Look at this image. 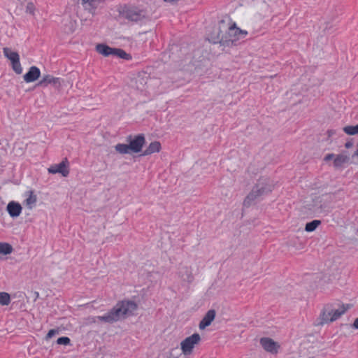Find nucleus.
<instances>
[{"mask_svg":"<svg viewBox=\"0 0 358 358\" xmlns=\"http://www.w3.org/2000/svg\"><path fill=\"white\" fill-rule=\"evenodd\" d=\"M353 306L351 303H343L336 301L324 305L319 317L315 323V326H323L330 324L339 319Z\"/></svg>","mask_w":358,"mask_h":358,"instance_id":"1","label":"nucleus"},{"mask_svg":"<svg viewBox=\"0 0 358 358\" xmlns=\"http://www.w3.org/2000/svg\"><path fill=\"white\" fill-rule=\"evenodd\" d=\"M137 308L138 306L134 301H121L104 315L94 317L93 322H95L97 319L98 320L105 323H113L122 318L124 319L133 315V312L135 311Z\"/></svg>","mask_w":358,"mask_h":358,"instance_id":"2","label":"nucleus"},{"mask_svg":"<svg viewBox=\"0 0 358 358\" xmlns=\"http://www.w3.org/2000/svg\"><path fill=\"white\" fill-rule=\"evenodd\" d=\"M274 187L275 184L270 178H260L245 198L243 203V206L250 207L259 198L271 193Z\"/></svg>","mask_w":358,"mask_h":358,"instance_id":"3","label":"nucleus"},{"mask_svg":"<svg viewBox=\"0 0 358 358\" xmlns=\"http://www.w3.org/2000/svg\"><path fill=\"white\" fill-rule=\"evenodd\" d=\"M120 16L132 22H144L150 19V14L145 9L136 6H124L119 10Z\"/></svg>","mask_w":358,"mask_h":358,"instance_id":"4","label":"nucleus"},{"mask_svg":"<svg viewBox=\"0 0 358 358\" xmlns=\"http://www.w3.org/2000/svg\"><path fill=\"white\" fill-rule=\"evenodd\" d=\"M101 2V0H78V6L80 8L78 15L82 20L91 19L95 14V10Z\"/></svg>","mask_w":358,"mask_h":358,"instance_id":"5","label":"nucleus"},{"mask_svg":"<svg viewBox=\"0 0 358 358\" xmlns=\"http://www.w3.org/2000/svg\"><path fill=\"white\" fill-rule=\"evenodd\" d=\"M248 34L247 31L242 30L236 27V23L228 22V29L226 34L227 43L225 47L236 45V42L245 37Z\"/></svg>","mask_w":358,"mask_h":358,"instance_id":"6","label":"nucleus"},{"mask_svg":"<svg viewBox=\"0 0 358 358\" xmlns=\"http://www.w3.org/2000/svg\"><path fill=\"white\" fill-rule=\"evenodd\" d=\"M228 29V22L222 20L219 22L218 25L215 27L210 35V41L213 43H220L221 45L225 46L227 41L226 34Z\"/></svg>","mask_w":358,"mask_h":358,"instance_id":"7","label":"nucleus"},{"mask_svg":"<svg viewBox=\"0 0 358 358\" xmlns=\"http://www.w3.org/2000/svg\"><path fill=\"white\" fill-rule=\"evenodd\" d=\"M3 52L4 56L10 61L12 69L17 74L22 73V67L20 62V56L17 52L13 51L9 48H3Z\"/></svg>","mask_w":358,"mask_h":358,"instance_id":"8","label":"nucleus"},{"mask_svg":"<svg viewBox=\"0 0 358 358\" xmlns=\"http://www.w3.org/2000/svg\"><path fill=\"white\" fill-rule=\"evenodd\" d=\"M201 341V336L198 333H194L192 336L187 337L181 343V350L184 355L192 354L194 345Z\"/></svg>","mask_w":358,"mask_h":358,"instance_id":"9","label":"nucleus"},{"mask_svg":"<svg viewBox=\"0 0 358 358\" xmlns=\"http://www.w3.org/2000/svg\"><path fill=\"white\" fill-rule=\"evenodd\" d=\"M340 190L334 193H327L322 195L319 199L320 205L318 206V208H320V213H328L330 210V203L334 202L337 200V194L340 193Z\"/></svg>","mask_w":358,"mask_h":358,"instance_id":"10","label":"nucleus"},{"mask_svg":"<svg viewBox=\"0 0 358 358\" xmlns=\"http://www.w3.org/2000/svg\"><path fill=\"white\" fill-rule=\"evenodd\" d=\"M62 80L60 78L54 77L52 75H44L41 80L38 83V86L47 87L49 84L55 88L59 90L62 87Z\"/></svg>","mask_w":358,"mask_h":358,"instance_id":"11","label":"nucleus"},{"mask_svg":"<svg viewBox=\"0 0 358 358\" xmlns=\"http://www.w3.org/2000/svg\"><path fill=\"white\" fill-rule=\"evenodd\" d=\"M178 276L182 281L187 282V283H192L194 280L192 268L187 265L180 264Z\"/></svg>","mask_w":358,"mask_h":358,"instance_id":"12","label":"nucleus"},{"mask_svg":"<svg viewBox=\"0 0 358 358\" xmlns=\"http://www.w3.org/2000/svg\"><path fill=\"white\" fill-rule=\"evenodd\" d=\"M259 343L264 350L271 354H276L280 348L277 342L268 337L261 338Z\"/></svg>","mask_w":358,"mask_h":358,"instance_id":"13","label":"nucleus"},{"mask_svg":"<svg viewBox=\"0 0 358 358\" xmlns=\"http://www.w3.org/2000/svg\"><path fill=\"white\" fill-rule=\"evenodd\" d=\"M68 164L67 159L65 158L60 163L51 166L48 169V172L52 174L61 173L62 176L66 177L69 174Z\"/></svg>","mask_w":358,"mask_h":358,"instance_id":"14","label":"nucleus"},{"mask_svg":"<svg viewBox=\"0 0 358 358\" xmlns=\"http://www.w3.org/2000/svg\"><path fill=\"white\" fill-rule=\"evenodd\" d=\"M145 143L144 136H136L134 139L129 141V145L131 152L138 153L141 151Z\"/></svg>","mask_w":358,"mask_h":358,"instance_id":"15","label":"nucleus"},{"mask_svg":"<svg viewBox=\"0 0 358 358\" xmlns=\"http://www.w3.org/2000/svg\"><path fill=\"white\" fill-rule=\"evenodd\" d=\"M40 76V69L37 66H32L29 69L28 72L23 76V79L26 83H33L37 80Z\"/></svg>","mask_w":358,"mask_h":358,"instance_id":"16","label":"nucleus"},{"mask_svg":"<svg viewBox=\"0 0 358 358\" xmlns=\"http://www.w3.org/2000/svg\"><path fill=\"white\" fill-rule=\"evenodd\" d=\"M216 315V312L214 309H210L207 311L202 320L200 321L199 327L200 329H204L210 326L214 320Z\"/></svg>","mask_w":358,"mask_h":358,"instance_id":"17","label":"nucleus"},{"mask_svg":"<svg viewBox=\"0 0 358 358\" xmlns=\"http://www.w3.org/2000/svg\"><path fill=\"white\" fill-rule=\"evenodd\" d=\"M6 210L10 217H17L21 214L22 208L20 203L12 201L8 203Z\"/></svg>","mask_w":358,"mask_h":358,"instance_id":"18","label":"nucleus"},{"mask_svg":"<svg viewBox=\"0 0 358 358\" xmlns=\"http://www.w3.org/2000/svg\"><path fill=\"white\" fill-rule=\"evenodd\" d=\"M161 150V144L159 141L152 142L149 146L141 155V156H146L155 152H159Z\"/></svg>","mask_w":358,"mask_h":358,"instance_id":"19","label":"nucleus"},{"mask_svg":"<svg viewBox=\"0 0 358 358\" xmlns=\"http://www.w3.org/2000/svg\"><path fill=\"white\" fill-rule=\"evenodd\" d=\"M350 160V158L347 155H336V157L334 160V166L336 169H341L343 166V165L348 163Z\"/></svg>","mask_w":358,"mask_h":358,"instance_id":"20","label":"nucleus"},{"mask_svg":"<svg viewBox=\"0 0 358 358\" xmlns=\"http://www.w3.org/2000/svg\"><path fill=\"white\" fill-rule=\"evenodd\" d=\"M96 50L99 54L102 55L104 57H108L112 55L113 48L109 47L108 45L99 43L96 45Z\"/></svg>","mask_w":358,"mask_h":358,"instance_id":"21","label":"nucleus"},{"mask_svg":"<svg viewBox=\"0 0 358 358\" xmlns=\"http://www.w3.org/2000/svg\"><path fill=\"white\" fill-rule=\"evenodd\" d=\"M112 55L126 60L131 59V55L127 53L124 50L120 48H113Z\"/></svg>","mask_w":358,"mask_h":358,"instance_id":"22","label":"nucleus"},{"mask_svg":"<svg viewBox=\"0 0 358 358\" xmlns=\"http://www.w3.org/2000/svg\"><path fill=\"white\" fill-rule=\"evenodd\" d=\"M148 80V76L145 73L138 76L136 78V87L141 90H143L145 85L147 84Z\"/></svg>","mask_w":358,"mask_h":358,"instance_id":"23","label":"nucleus"},{"mask_svg":"<svg viewBox=\"0 0 358 358\" xmlns=\"http://www.w3.org/2000/svg\"><path fill=\"white\" fill-rule=\"evenodd\" d=\"M27 193L29 194V196L26 199L25 203L31 209L33 205L36 203L37 197L36 195L34 194L33 191H29Z\"/></svg>","mask_w":358,"mask_h":358,"instance_id":"24","label":"nucleus"},{"mask_svg":"<svg viewBox=\"0 0 358 358\" xmlns=\"http://www.w3.org/2000/svg\"><path fill=\"white\" fill-rule=\"evenodd\" d=\"M115 148L120 154H129L131 152L129 144L118 143Z\"/></svg>","mask_w":358,"mask_h":358,"instance_id":"25","label":"nucleus"},{"mask_svg":"<svg viewBox=\"0 0 358 358\" xmlns=\"http://www.w3.org/2000/svg\"><path fill=\"white\" fill-rule=\"evenodd\" d=\"M13 250L12 245L8 243H0V254L9 255Z\"/></svg>","mask_w":358,"mask_h":358,"instance_id":"26","label":"nucleus"},{"mask_svg":"<svg viewBox=\"0 0 358 358\" xmlns=\"http://www.w3.org/2000/svg\"><path fill=\"white\" fill-rule=\"evenodd\" d=\"M321 224V221L318 220H314L310 222L306 223L305 230L308 232L313 231L316 228Z\"/></svg>","mask_w":358,"mask_h":358,"instance_id":"27","label":"nucleus"},{"mask_svg":"<svg viewBox=\"0 0 358 358\" xmlns=\"http://www.w3.org/2000/svg\"><path fill=\"white\" fill-rule=\"evenodd\" d=\"M10 302V294L7 292H0V305L8 306Z\"/></svg>","mask_w":358,"mask_h":358,"instance_id":"28","label":"nucleus"},{"mask_svg":"<svg viewBox=\"0 0 358 358\" xmlns=\"http://www.w3.org/2000/svg\"><path fill=\"white\" fill-rule=\"evenodd\" d=\"M346 134H358V124L357 125H348L343 128Z\"/></svg>","mask_w":358,"mask_h":358,"instance_id":"29","label":"nucleus"},{"mask_svg":"<svg viewBox=\"0 0 358 358\" xmlns=\"http://www.w3.org/2000/svg\"><path fill=\"white\" fill-rule=\"evenodd\" d=\"M182 353L181 348H179L178 347L172 348L170 351L169 358H180Z\"/></svg>","mask_w":358,"mask_h":358,"instance_id":"30","label":"nucleus"},{"mask_svg":"<svg viewBox=\"0 0 358 358\" xmlns=\"http://www.w3.org/2000/svg\"><path fill=\"white\" fill-rule=\"evenodd\" d=\"M26 13L35 16L36 8L34 3L32 2H28L26 6Z\"/></svg>","mask_w":358,"mask_h":358,"instance_id":"31","label":"nucleus"},{"mask_svg":"<svg viewBox=\"0 0 358 358\" xmlns=\"http://www.w3.org/2000/svg\"><path fill=\"white\" fill-rule=\"evenodd\" d=\"M71 343V340L69 337L67 336H62V337H59V338H57V343L58 345H69Z\"/></svg>","mask_w":358,"mask_h":358,"instance_id":"32","label":"nucleus"},{"mask_svg":"<svg viewBox=\"0 0 358 358\" xmlns=\"http://www.w3.org/2000/svg\"><path fill=\"white\" fill-rule=\"evenodd\" d=\"M59 332V331L58 329H50L48 333L47 334L46 336H45V339L46 340H49L50 338H51L52 336H54L56 334H58Z\"/></svg>","mask_w":358,"mask_h":358,"instance_id":"33","label":"nucleus"},{"mask_svg":"<svg viewBox=\"0 0 358 358\" xmlns=\"http://www.w3.org/2000/svg\"><path fill=\"white\" fill-rule=\"evenodd\" d=\"M336 157V155L333 153H330V154H327L324 158V160L326 161V162H328V161H330L331 159H334V158Z\"/></svg>","mask_w":358,"mask_h":358,"instance_id":"34","label":"nucleus"},{"mask_svg":"<svg viewBox=\"0 0 358 358\" xmlns=\"http://www.w3.org/2000/svg\"><path fill=\"white\" fill-rule=\"evenodd\" d=\"M345 146L346 148H350L353 146V142L352 141H349L345 143Z\"/></svg>","mask_w":358,"mask_h":358,"instance_id":"35","label":"nucleus"},{"mask_svg":"<svg viewBox=\"0 0 358 358\" xmlns=\"http://www.w3.org/2000/svg\"><path fill=\"white\" fill-rule=\"evenodd\" d=\"M352 327L358 329V317L356 318L352 324Z\"/></svg>","mask_w":358,"mask_h":358,"instance_id":"36","label":"nucleus"},{"mask_svg":"<svg viewBox=\"0 0 358 358\" xmlns=\"http://www.w3.org/2000/svg\"><path fill=\"white\" fill-rule=\"evenodd\" d=\"M164 1L169 2V3H175L177 2L178 0H164Z\"/></svg>","mask_w":358,"mask_h":358,"instance_id":"37","label":"nucleus"},{"mask_svg":"<svg viewBox=\"0 0 358 358\" xmlns=\"http://www.w3.org/2000/svg\"><path fill=\"white\" fill-rule=\"evenodd\" d=\"M336 132V131L329 130V131H328V134H329V135L334 134Z\"/></svg>","mask_w":358,"mask_h":358,"instance_id":"38","label":"nucleus"}]
</instances>
